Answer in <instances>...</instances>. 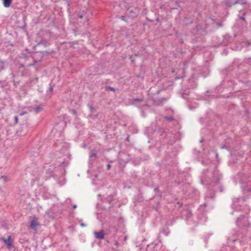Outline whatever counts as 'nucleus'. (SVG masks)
<instances>
[{
    "label": "nucleus",
    "mask_w": 251,
    "mask_h": 251,
    "mask_svg": "<svg viewBox=\"0 0 251 251\" xmlns=\"http://www.w3.org/2000/svg\"><path fill=\"white\" fill-rule=\"evenodd\" d=\"M93 157H97V153L96 152H92L91 153V154L90 155V156H89L90 158H92Z\"/></svg>",
    "instance_id": "15"
},
{
    "label": "nucleus",
    "mask_w": 251,
    "mask_h": 251,
    "mask_svg": "<svg viewBox=\"0 0 251 251\" xmlns=\"http://www.w3.org/2000/svg\"><path fill=\"white\" fill-rule=\"evenodd\" d=\"M14 121H15V124H17L18 123V116H16L14 117Z\"/></svg>",
    "instance_id": "21"
},
{
    "label": "nucleus",
    "mask_w": 251,
    "mask_h": 251,
    "mask_svg": "<svg viewBox=\"0 0 251 251\" xmlns=\"http://www.w3.org/2000/svg\"><path fill=\"white\" fill-rule=\"evenodd\" d=\"M25 50L26 51H28V50L27 48H26V49H25Z\"/></svg>",
    "instance_id": "43"
},
{
    "label": "nucleus",
    "mask_w": 251,
    "mask_h": 251,
    "mask_svg": "<svg viewBox=\"0 0 251 251\" xmlns=\"http://www.w3.org/2000/svg\"><path fill=\"white\" fill-rule=\"evenodd\" d=\"M7 181V178L5 176H1L0 178V189L2 187V185Z\"/></svg>",
    "instance_id": "10"
},
{
    "label": "nucleus",
    "mask_w": 251,
    "mask_h": 251,
    "mask_svg": "<svg viewBox=\"0 0 251 251\" xmlns=\"http://www.w3.org/2000/svg\"><path fill=\"white\" fill-rule=\"evenodd\" d=\"M239 198H234L233 199V201L235 204L236 202H237L239 201Z\"/></svg>",
    "instance_id": "22"
},
{
    "label": "nucleus",
    "mask_w": 251,
    "mask_h": 251,
    "mask_svg": "<svg viewBox=\"0 0 251 251\" xmlns=\"http://www.w3.org/2000/svg\"><path fill=\"white\" fill-rule=\"evenodd\" d=\"M111 167V166L110 164H107V170H110Z\"/></svg>",
    "instance_id": "28"
},
{
    "label": "nucleus",
    "mask_w": 251,
    "mask_h": 251,
    "mask_svg": "<svg viewBox=\"0 0 251 251\" xmlns=\"http://www.w3.org/2000/svg\"><path fill=\"white\" fill-rule=\"evenodd\" d=\"M177 8L176 7H172L171 8V9H176Z\"/></svg>",
    "instance_id": "40"
},
{
    "label": "nucleus",
    "mask_w": 251,
    "mask_h": 251,
    "mask_svg": "<svg viewBox=\"0 0 251 251\" xmlns=\"http://www.w3.org/2000/svg\"><path fill=\"white\" fill-rule=\"evenodd\" d=\"M76 207V205H74L73 206V208H75Z\"/></svg>",
    "instance_id": "41"
},
{
    "label": "nucleus",
    "mask_w": 251,
    "mask_h": 251,
    "mask_svg": "<svg viewBox=\"0 0 251 251\" xmlns=\"http://www.w3.org/2000/svg\"><path fill=\"white\" fill-rule=\"evenodd\" d=\"M38 225V224L36 222L35 218H32V229H34Z\"/></svg>",
    "instance_id": "12"
},
{
    "label": "nucleus",
    "mask_w": 251,
    "mask_h": 251,
    "mask_svg": "<svg viewBox=\"0 0 251 251\" xmlns=\"http://www.w3.org/2000/svg\"><path fill=\"white\" fill-rule=\"evenodd\" d=\"M41 43V41L39 42L38 45L40 44Z\"/></svg>",
    "instance_id": "45"
},
{
    "label": "nucleus",
    "mask_w": 251,
    "mask_h": 251,
    "mask_svg": "<svg viewBox=\"0 0 251 251\" xmlns=\"http://www.w3.org/2000/svg\"><path fill=\"white\" fill-rule=\"evenodd\" d=\"M114 200L113 197L112 195L108 196L105 199L106 202L110 204Z\"/></svg>",
    "instance_id": "11"
},
{
    "label": "nucleus",
    "mask_w": 251,
    "mask_h": 251,
    "mask_svg": "<svg viewBox=\"0 0 251 251\" xmlns=\"http://www.w3.org/2000/svg\"><path fill=\"white\" fill-rule=\"evenodd\" d=\"M118 244V242L117 241H115V245H117Z\"/></svg>",
    "instance_id": "42"
},
{
    "label": "nucleus",
    "mask_w": 251,
    "mask_h": 251,
    "mask_svg": "<svg viewBox=\"0 0 251 251\" xmlns=\"http://www.w3.org/2000/svg\"><path fill=\"white\" fill-rule=\"evenodd\" d=\"M107 90H110L111 91H115V89L113 87L108 86L106 87Z\"/></svg>",
    "instance_id": "18"
},
{
    "label": "nucleus",
    "mask_w": 251,
    "mask_h": 251,
    "mask_svg": "<svg viewBox=\"0 0 251 251\" xmlns=\"http://www.w3.org/2000/svg\"><path fill=\"white\" fill-rule=\"evenodd\" d=\"M53 86L51 84L50 85L49 89L47 91L48 93H51L53 92Z\"/></svg>",
    "instance_id": "14"
},
{
    "label": "nucleus",
    "mask_w": 251,
    "mask_h": 251,
    "mask_svg": "<svg viewBox=\"0 0 251 251\" xmlns=\"http://www.w3.org/2000/svg\"><path fill=\"white\" fill-rule=\"evenodd\" d=\"M171 3H176H176H177V1H175V2H174V1H171Z\"/></svg>",
    "instance_id": "39"
},
{
    "label": "nucleus",
    "mask_w": 251,
    "mask_h": 251,
    "mask_svg": "<svg viewBox=\"0 0 251 251\" xmlns=\"http://www.w3.org/2000/svg\"><path fill=\"white\" fill-rule=\"evenodd\" d=\"M236 223L237 225L241 228L249 229L250 228V223L248 217L245 215H241L238 217Z\"/></svg>",
    "instance_id": "2"
},
{
    "label": "nucleus",
    "mask_w": 251,
    "mask_h": 251,
    "mask_svg": "<svg viewBox=\"0 0 251 251\" xmlns=\"http://www.w3.org/2000/svg\"><path fill=\"white\" fill-rule=\"evenodd\" d=\"M29 54H30V52H29ZM30 56H31L30 55H25V57L26 58V57H28Z\"/></svg>",
    "instance_id": "36"
},
{
    "label": "nucleus",
    "mask_w": 251,
    "mask_h": 251,
    "mask_svg": "<svg viewBox=\"0 0 251 251\" xmlns=\"http://www.w3.org/2000/svg\"><path fill=\"white\" fill-rule=\"evenodd\" d=\"M239 4L243 5L247 3L246 0H239Z\"/></svg>",
    "instance_id": "17"
},
{
    "label": "nucleus",
    "mask_w": 251,
    "mask_h": 251,
    "mask_svg": "<svg viewBox=\"0 0 251 251\" xmlns=\"http://www.w3.org/2000/svg\"><path fill=\"white\" fill-rule=\"evenodd\" d=\"M88 106L89 108L90 109L91 114H92L93 113H94L96 111V109L94 107H93L90 104H88Z\"/></svg>",
    "instance_id": "13"
},
{
    "label": "nucleus",
    "mask_w": 251,
    "mask_h": 251,
    "mask_svg": "<svg viewBox=\"0 0 251 251\" xmlns=\"http://www.w3.org/2000/svg\"><path fill=\"white\" fill-rule=\"evenodd\" d=\"M65 2L67 3V6L69 7L70 6V0H66Z\"/></svg>",
    "instance_id": "26"
},
{
    "label": "nucleus",
    "mask_w": 251,
    "mask_h": 251,
    "mask_svg": "<svg viewBox=\"0 0 251 251\" xmlns=\"http://www.w3.org/2000/svg\"><path fill=\"white\" fill-rule=\"evenodd\" d=\"M23 67H24V65H22L20 67V68Z\"/></svg>",
    "instance_id": "44"
},
{
    "label": "nucleus",
    "mask_w": 251,
    "mask_h": 251,
    "mask_svg": "<svg viewBox=\"0 0 251 251\" xmlns=\"http://www.w3.org/2000/svg\"><path fill=\"white\" fill-rule=\"evenodd\" d=\"M208 178L210 180L211 183H209L211 185L212 183H218L221 179V175L219 171L215 169H208L204 172V176L201 179V182L203 184V181L205 180L207 183L209 181Z\"/></svg>",
    "instance_id": "1"
},
{
    "label": "nucleus",
    "mask_w": 251,
    "mask_h": 251,
    "mask_svg": "<svg viewBox=\"0 0 251 251\" xmlns=\"http://www.w3.org/2000/svg\"><path fill=\"white\" fill-rule=\"evenodd\" d=\"M121 18L122 20L125 21V18L124 16H121Z\"/></svg>",
    "instance_id": "34"
},
{
    "label": "nucleus",
    "mask_w": 251,
    "mask_h": 251,
    "mask_svg": "<svg viewBox=\"0 0 251 251\" xmlns=\"http://www.w3.org/2000/svg\"><path fill=\"white\" fill-rule=\"evenodd\" d=\"M4 63L0 64V70H2L4 69Z\"/></svg>",
    "instance_id": "20"
},
{
    "label": "nucleus",
    "mask_w": 251,
    "mask_h": 251,
    "mask_svg": "<svg viewBox=\"0 0 251 251\" xmlns=\"http://www.w3.org/2000/svg\"><path fill=\"white\" fill-rule=\"evenodd\" d=\"M222 149H227V147L225 145L224 146H223L222 147H221Z\"/></svg>",
    "instance_id": "33"
},
{
    "label": "nucleus",
    "mask_w": 251,
    "mask_h": 251,
    "mask_svg": "<svg viewBox=\"0 0 251 251\" xmlns=\"http://www.w3.org/2000/svg\"><path fill=\"white\" fill-rule=\"evenodd\" d=\"M126 140L127 141H129V137H128H128H127V138H126Z\"/></svg>",
    "instance_id": "37"
},
{
    "label": "nucleus",
    "mask_w": 251,
    "mask_h": 251,
    "mask_svg": "<svg viewBox=\"0 0 251 251\" xmlns=\"http://www.w3.org/2000/svg\"><path fill=\"white\" fill-rule=\"evenodd\" d=\"M1 240L4 243L5 245L7 246V248L10 249L13 248V240L11 239V236H9L7 239L5 238H2Z\"/></svg>",
    "instance_id": "3"
},
{
    "label": "nucleus",
    "mask_w": 251,
    "mask_h": 251,
    "mask_svg": "<svg viewBox=\"0 0 251 251\" xmlns=\"http://www.w3.org/2000/svg\"><path fill=\"white\" fill-rule=\"evenodd\" d=\"M38 34L40 36H43V38L45 39H48L50 37V32L49 30H40Z\"/></svg>",
    "instance_id": "5"
},
{
    "label": "nucleus",
    "mask_w": 251,
    "mask_h": 251,
    "mask_svg": "<svg viewBox=\"0 0 251 251\" xmlns=\"http://www.w3.org/2000/svg\"><path fill=\"white\" fill-rule=\"evenodd\" d=\"M138 13L139 10L137 8H135L134 11H133L132 10L130 9H128L127 15L131 18H133L136 16Z\"/></svg>",
    "instance_id": "6"
},
{
    "label": "nucleus",
    "mask_w": 251,
    "mask_h": 251,
    "mask_svg": "<svg viewBox=\"0 0 251 251\" xmlns=\"http://www.w3.org/2000/svg\"><path fill=\"white\" fill-rule=\"evenodd\" d=\"M80 226L82 227H84L86 226V225L85 224H84L83 223H80Z\"/></svg>",
    "instance_id": "31"
},
{
    "label": "nucleus",
    "mask_w": 251,
    "mask_h": 251,
    "mask_svg": "<svg viewBox=\"0 0 251 251\" xmlns=\"http://www.w3.org/2000/svg\"><path fill=\"white\" fill-rule=\"evenodd\" d=\"M78 17L80 19H82L83 17V14H78Z\"/></svg>",
    "instance_id": "29"
},
{
    "label": "nucleus",
    "mask_w": 251,
    "mask_h": 251,
    "mask_svg": "<svg viewBox=\"0 0 251 251\" xmlns=\"http://www.w3.org/2000/svg\"><path fill=\"white\" fill-rule=\"evenodd\" d=\"M27 114V112H25H25H22V113H20V114H19V115H20V116H22V115H24V114Z\"/></svg>",
    "instance_id": "30"
},
{
    "label": "nucleus",
    "mask_w": 251,
    "mask_h": 251,
    "mask_svg": "<svg viewBox=\"0 0 251 251\" xmlns=\"http://www.w3.org/2000/svg\"><path fill=\"white\" fill-rule=\"evenodd\" d=\"M247 191H248V192H251V188H250L248 189Z\"/></svg>",
    "instance_id": "35"
},
{
    "label": "nucleus",
    "mask_w": 251,
    "mask_h": 251,
    "mask_svg": "<svg viewBox=\"0 0 251 251\" xmlns=\"http://www.w3.org/2000/svg\"><path fill=\"white\" fill-rule=\"evenodd\" d=\"M5 62L3 61H2L0 59V63H4Z\"/></svg>",
    "instance_id": "38"
},
{
    "label": "nucleus",
    "mask_w": 251,
    "mask_h": 251,
    "mask_svg": "<svg viewBox=\"0 0 251 251\" xmlns=\"http://www.w3.org/2000/svg\"><path fill=\"white\" fill-rule=\"evenodd\" d=\"M238 3L239 4V0H237L235 1L234 2H232V4L235 5L236 4H238Z\"/></svg>",
    "instance_id": "25"
},
{
    "label": "nucleus",
    "mask_w": 251,
    "mask_h": 251,
    "mask_svg": "<svg viewBox=\"0 0 251 251\" xmlns=\"http://www.w3.org/2000/svg\"><path fill=\"white\" fill-rule=\"evenodd\" d=\"M233 4H232V3H228L227 4V5L230 7L232 5H233Z\"/></svg>",
    "instance_id": "32"
},
{
    "label": "nucleus",
    "mask_w": 251,
    "mask_h": 251,
    "mask_svg": "<svg viewBox=\"0 0 251 251\" xmlns=\"http://www.w3.org/2000/svg\"><path fill=\"white\" fill-rule=\"evenodd\" d=\"M43 106L42 105L37 106L33 108V111L36 114H38V113L43 111Z\"/></svg>",
    "instance_id": "8"
},
{
    "label": "nucleus",
    "mask_w": 251,
    "mask_h": 251,
    "mask_svg": "<svg viewBox=\"0 0 251 251\" xmlns=\"http://www.w3.org/2000/svg\"><path fill=\"white\" fill-rule=\"evenodd\" d=\"M166 119H168L169 121H172L173 119L172 117H166Z\"/></svg>",
    "instance_id": "27"
},
{
    "label": "nucleus",
    "mask_w": 251,
    "mask_h": 251,
    "mask_svg": "<svg viewBox=\"0 0 251 251\" xmlns=\"http://www.w3.org/2000/svg\"><path fill=\"white\" fill-rule=\"evenodd\" d=\"M246 15V13L245 12H243V16H239V18L242 20H244L245 21H246L245 20V15Z\"/></svg>",
    "instance_id": "16"
},
{
    "label": "nucleus",
    "mask_w": 251,
    "mask_h": 251,
    "mask_svg": "<svg viewBox=\"0 0 251 251\" xmlns=\"http://www.w3.org/2000/svg\"><path fill=\"white\" fill-rule=\"evenodd\" d=\"M167 100L165 98H156L154 99L153 102L154 104L156 105H160L162 104V103L165 101H166Z\"/></svg>",
    "instance_id": "7"
},
{
    "label": "nucleus",
    "mask_w": 251,
    "mask_h": 251,
    "mask_svg": "<svg viewBox=\"0 0 251 251\" xmlns=\"http://www.w3.org/2000/svg\"><path fill=\"white\" fill-rule=\"evenodd\" d=\"M105 231L104 230H100V231H94V234L95 237L98 239H103L104 238Z\"/></svg>",
    "instance_id": "4"
},
{
    "label": "nucleus",
    "mask_w": 251,
    "mask_h": 251,
    "mask_svg": "<svg viewBox=\"0 0 251 251\" xmlns=\"http://www.w3.org/2000/svg\"><path fill=\"white\" fill-rule=\"evenodd\" d=\"M133 100L135 102H140L143 101V99L137 98L133 99Z\"/></svg>",
    "instance_id": "19"
},
{
    "label": "nucleus",
    "mask_w": 251,
    "mask_h": 251,
    "mask_svg": "<svg viewBox=\"0 0 251 251\" xmlns=\"http://www.w3.org/2000/svg\"><path fill=\"white\" fill-rule=\"evenodd\" d=\"M70 111L74 115L76 114V111L75 109H70Z\"/></svg>",
    "instance_id": "23"
},
{
    "label": "nucleus",
    "mask_w": 251,
    "mask_h": 251,
    "mask_svg": "<svg viewBox=\"0 0 251 251\" xmlns=\"http://www.w3.org/2000/svg\"><path fill=\"white\" fill-rule=\"evenodd\" d=\"M13 0H2L3 5L5 7H9Z\"/></svg>",
    "instance_id": "9"
},
{
    "label": "nucleus",
    "mask_w": 251,
    "mask_h": 251,
    "mask_svg": "<svg viewBox=\"0 0 251 251\" xmlns=\"http://www.w3.org/2000/svg\"><path fill=\"white\" fill-rule=\"evenodd\" d=\"M28 224H29L28 228L31 229V220H29V221L28 222Z\"/></svg>",
    "instance_id": "24"
}]
</instances>
